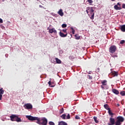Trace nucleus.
<instances>
[{
    "label": "nucleus",
    "instance_id": "obj_20",
    "mask_svg": "<svg viewBox=\"0 0 125 125\" xmlns=\"http://www.w3.org/2000/svg\"><path fill=\"white\" fill-rule=\"evenodd\" d=\"M94 14H95V13H93V14H91V15H88V16H89L90 19L91 20H93V19H94Z\"/></svg>",
    "mask_w": 125,
    "mask_h": 125
},
{
    "label": "nucleus",
    "instance_id": "obj_19",
    "mask_svg": "<svg viewBox=\"0 0 125 125\" xmlns=\"http://www.w3.org/2000/svg\"><path fill=\"white\" fill-rule=\"evenodd\" d=\"M58 125H68V124L64 121H61L59 123Z\"/></svg>",
    "mask_w": 125,
    "mask_h": 125
},
{
    "label": "nucleus",
    "instance_id": "obj_38",
    "mask_svg": "<svg viewBox=\"0 0 125 125\" xmlns=\"http://www.w3.org/2000/svg\"><path fill=\"white\" fill-rule=\"evenodd\" d=\"M122 8H125V3L122 4Z\"/></svg>",
    "mask_w": 125,
    "mask_h": 125
},
{
    "label": "nucleus",
    "instance_id": "obj_42",
    "mask_svg": "<svg viewBox=\"0 0 125 125\" xmlns=\"http://www.w3.org/2000/svg\"><path fill=\"white\" fill-rule=\"evenodd\" d=\"M112 0V1H115V0Z\"/></svg>",
    "mask_w": 125,
    "mask_h": 125
},
{
    "label": "nucleus",
    "instance_id": "obj_1",
    "mask_svg": "<svg viewBox=\"0 0 125 125\" xmlns=\"http://www.w3.org/2000/svg\"><path fill=\"white\" fill-rule=\"evenodd\" d=\"M125 122V118L122 116H118L116 118V121L115 119L113 118V116H111L109 118V122L107 123V125H121L122 123Z\"/></svg>",
    "mask_w": 125,
    "mask_h": 125
},
{
    "label": "nucleus",
    "instance_id": "obj_30",
    "mask_svg": "<svg viewBox=\"0 0 125 125\" xmlns=\"http://www.w3.org/2000/svg\"><path fill=\"white\" fill-rule=\"evenodd\" d=\"M71 30H72L73 35H75V29L73 27H71Z\"/></svg>",
    "mask_w": 125,
    "mask_h": 125
},
{
    "label": "nucleus",
    "instance_id": "obj_43",
    "mask_svg": "<svg viewBox=\"0 0 125 125\" xmlns=\"http://www.w3.org/2000/svg\"><path fill=\"white\" fill-rule=\"evenodd\" d=\"M117 105H118V106H120V104H117Z\"/></svg>",
    "mask_w": 125,
    "mask_h": 125
},
{
    "label": "nucleus",
    "instance_id": "obj_44",
    "mask_svg": "<svg viewBox=\"0 0 125 125\" xmlns=\"http://www.w3.org/2000/svg\"><path fill=\"white\" fill-rule=\"evenodd\" d=\"M43 8H44V9H45V8H44V7H43Z\"/></svg>",
    "mask_w": 125,
    "mask_h": 125
},
{
    "label": "nucleus",
    "instance_id": "obj_31",
    "mask_svg": "<svg viewBox=\"0 0 125 125\" xmlns=\"http://www.w3.org/2000/svg\"><path fill=\"white\" fill-rule=\"evenodd\" d=\"M70 119H71V117L70 116V114H68L66 116V120H69Z\"/></svg>",
    "mask_w": 125,
    "mask_h": 125
},
{
    "label": "nucleus",
    "instance_id": "obj_17",
    "mask_svg": "<svg viewBox=\"0 0 125 125\" xmlns=\"http://www.w3.org/2000/svg\"><path fill=\"white\" fill-rule=\"evenodd\" d=\"M58 14L60 15V16H63L64 15V13H63V11L62 10V9H60L58 11Z\"/></svg>",
    "mask_w": 125,
    "mask_h": 125
},
{
    "label": "nucleus",
    "instance_id": "obj_26",
    "mask_svg": "<svg viewBox=\"0 0 125 125\" xmlns=\"http://www.w3.org/2000/svg\"><path fill=\"white\" fill-rule=\"evenodd\" d=\"M93 119H94L95 123H96V124H98V123H99V121H98V120H97V117L94 116L93 117Z\"/></svg>",
    "mask_w": 125,
    "mask_h": 125
},
{
    "label": "nucleus",
    "instance_id": "obj_35",
    "mask_svg": "<svg viewBox=\"0 0 125 125\" xmlns=\"http://www.w3.org/2000/svg\"><path fill=\"white\" fill-rule=\"evenodd\" d=\"M89 80H92V76L90 75H88Z\"/></svg>",
    "mask_w": 125,
    "mask_h": 125
},
{
    "label": "nucleus",
    "instance_id": "obj_2",
    "mask_svg": "<svg viewBox=\"0 0 125 125\" xmlns=\"http://www.w3.org/2000/svg\"><path fill=\"white\" fill-rule=\"evenodd\" d=\"M37 124L38 125H47V119L43 117L42 119L38 117L37 121L36 122Z\"/></svg>",
    "mask_w": 125,
    "mask_h": 125
},
{
    "label": "nucleus",
    "instance_id": "obj_25",
    "mask_svg": "<svg viewBox=\"0 0 125 125\" xmlns=\"http://www.w3.org/2000/svg\"><path fill=\"white\" fill-rule=\"evenodd\" d=\"M108 113L109 115V116H113V115H114V113H112V112L111 111V109H109Z\"/></svg>",
    "mask_w": 125,
    "mask_h": 125
},
{
    "label": "nucleus",
    "instance_id": "obj_41",
    "mask_svg": "<svg viewBox=\"0 0 125 125\" xmlns=\"http://www.w3.org/2000/svg\"><path fill=\"white\" fill-rule=\"evenodd\" d=\"M97 70H98V71H99V70H100V68H97Z\"/></svg>",
    "mask_w": 125,
    "mask_h": 125
},
{
    "label": "nucleus",
    "instance_id": "obj_28",
    "mask_svg": "<svg viewBox=\"0 0 125 125\" xmlns=\"http://www.w3.org/2000/svg\"><path fill=\"white\" fill-rule=\"evenodd\" d=\"M63 113H64V108H62L60 110V114H63Z\"/></svg>",
    "mask_w": 125,
    "mask_h": 125
},
{
    "label": "nucleus",
    "instance_id": "obj_16",
    "mask_svg": "<svg viewBox=\"0 0 125 125\" xmlns=\"http://www.w3.org/2000/svg\"><path fill=\"white\" fill-rule=\"evenodd\" d=\"M111 74L112 76H113L114 77H118V75H119L118 72H116V71L111 72Z\"/></svg>",
    "mask_w": 125,
    "mask_h": 125
},
{
    "label": "nucleus",
    "instance_id": "obj_39",
    "mask_svg": "<svg viewBox=\"0 0 125 125\" xmlns=\"http://www.w3.org/2000/svg\"><path fill=\"white\" fill-rule=\"evenodd\" d=\"M0 23H3V21H2V19L0 18Z\"/></svg>",
    "mask_w": 125,
    "mask_h": 125
},
{
    "label": "nucleus",
    "instance_id": "obj_13",
    "mask_svg": "<svg viewBox=\"0 0 125 125\" xmlns=\"http://www.w3.org/2000/svg\"><path fill=\"white\" fill-rule=\"evenodd\" d=\"M120 30L122 32H125V24L120 25Z\"/></svg>",
    "mask_w": 125,
    "mask_h": 125
},
{
    "label": "nucleus",
    "instance_id": "obj_40",
    "mask_svg": "<svg viewBox=\"0 0 125 125\" xmlns=\"http://www.w3.org/2000/svg\"><path fill=\"white\" fill-rule=\"evenodd\" d=\"M39 7H40V8H42L43 7H42V6L40 5H39Z\"/></svg>",
    "mask_w": 125,
    "mask_h": 125
},
{
    "label": "nucleus",
    "instance_id": "obj_8",
    "mask_svg": "<svg viewBox=\"0 0 125 125\" xmlns=\"http://www.w3.org/2000/svg\"><path fill=\"white\" fill-rule=\"evenodd\" d=\"M121 3H117V4L114 5V9H115V10H121V9H122V7L121 6Z\"/></svg>",
    "mask_w": 125,
    "mask_h": 125
},
{
    "label": "nucleus",
    "instance_id": "obj_9",
    "mask_svg": "<svg viewBox=\"0 0 125 125\" xmlns=\"http://www.w3.org/2000/svg\"><path fill=\"white\" fill-rule=\"evenodd\" d=\"M25 109H33V105L31 104H26L24 105Z\"/></svg>",
    "mask_w": 125,
    "mask_h": 125
},
{
    "label": "nucleus",
    "instance_id": "obj_10",
    "mask_svg": "<svg viewBox=\"0 0 125 125\" xmlns=\"http://www.w3.org/2000/svg\"><path fill=\"white\" fill-rule=\"evenodd\" d=\"M49 33H50V34H53V33H54V34H57V31L55 30V28L49 29Z\"/></svg>",
    "mask_w": 125,
    "mask_h": 125
},
{
    "label": "nucleus",
    "instance_id": "obj_27",
    "mask_svg": "<svg viewBox=\"0 0 125 125\" xmlns=\"http://www.w3.org/2000/svg\"><path fill=\"white\" fill-rule=\"evenodd\" d=\"M120 94L122 95V96H125V91H122L120 92Z\"/></svg>",
    "mask_w": 125,
    "mask_h": 125
},
{
    "label": "nucleus",
    "instance_id": "obj_34",
    "mask_svg": "<svg viewBox=\"0 0 125 125\" xmlns=\"http://www.w3.org/2000/svg\"><path fill=\"white\" fill-rule=\"evenodd\" d=\"M49 125H55V124H54V123H53L52 122H49Z\"/></svg>",
    "mask_w": 125,
    "mask_h": 125
},
{
    "label": "nucleus",
    "instance_id": "obj_22",
    "mask_svg": "<svg viewBox=\"0 0 125 125\" xmlns=\"http://www.w3.org/2000/svg\"><path fill=\"white\" fill-rule=\"evenodd\" d=\"M104 108H105V109H106V110H108V111L110 110V108H109V105L107 104H104Z\"/></svg>",
    "mask_w": 125,
    "mask_h": 125
},
{
    "label": "nucleus",
    "instance_id": "obj_21",
    "mask_svg": "<svg viewBox=\"0 0 125 125\" xmlns=\"http://www.w3.org/2000/svg\"><path fill=\"white\" fill-rule=\"evenodd\" d=\"M55 60L57 64H61V60H59V59H58V58H56Z\"/></svg>",
    "mask_w": 125,
    "mask_h": 125
},
{
    "label": "nucleus",
    "instance_id": "obj_18",
    "mask_svg": "<svg viewBox=\"0 0 125 125\" xmlns=\"http://www.w3.org/2000/svg\"><path fill=\"white\" fill-rule=\"evenodd\" d=\"M48 83L49 86H50V87H54V84H53V83H51V81H49L48 82Z\"/></svg>",
    "mask_w": 125,
    "mask_h": 125
},
{
    "label": "nucleus",
    "instance_id": "obj_23",
    "mask_svg": "<svg viewBox=\"0 0 125 125\" xmlns=\"http://www.w3.org/2000/svg\"><path fill=\"white\" fill-rule=\"evenodd\" d=\"M61 118H62V120H66V114H62V116H61Z\"/></svg>",
    "mask_w": 125,
    "mask_h": 125
},
{
    "label": "nucleus",
    "instance_id": "obj_37",
    "mask_svg": "<svg viewBox=\"0 0 125 125\" xmlns=\"http://www.w3.org/2000/svg\"><path fill=\"white\" fill-rule=\"evenodd\" d=\"M88 1L89 2V3H92V2H93L92 0H88Z\"/></svg>",
    "mask_w": 125,
    "mask_h": 125
},
{
    "label": "nucleus",
    "instance_id": "obj_7",
    "mask_svg": "<svg viewBox=\"0 0 125 125\" xmlns=\"http://www.w3.org/2000/svg\"><path fill=\"white\" fill-rule=\"evenodd\" d=\"M26 118L28 119L29 121H38V119L39 117H33L31 115H26Z\"/></svg>",
    "mask_w": 125,
    "mask_h": 125
},
{
    "label": "nucleus",
    "instance_id": "obj_29",
    "mask_svg": "<svg viewBox=\"0 0 125 125\" xmlns=\"http://www.w3.org/2000/svg\"><path fill=\"white\" fill-rule=\"evenodd\" d=\"M62 28H66L67 27V24L63 23L62 25Z\"/></svg>",
    "mask_w": 125,
    "mask_h": 125
},
{
    "label": "nucleus",
    "instance_id": "obj_36",
    "mask_svg": "<svg viewBox=\"0 0 125 125\" xmlns=\"http://www.w3.org/2000/svg\"><path fill=\"white\" fill-rule=\"evenodd\" d=\"M62 32H63V33H66V34H67V29H63L62 30Z\"/></svg>",
    "mask_w": 125,
    "mask_h": 125
},
{
    "label": "nucleus",
    "instance_id": "obj_11",
    "mask_svg": "<svg viewBox=\"0 0 125 125\" xmlns=\"http://www.w3.org/2000/svg\"><path fill=\"white\" fill-rule=\"evenodd\" d=\"M4 93V90L3 88L0 89V100H1L2 98V94Z\"/></svg>",
    "mask_w": 125,
    "mask_h": 125
},
{
    "label": "nucleus",
    "instance_id": "obj_3",
    "mask_svg": "<svg viewBox=\"0 0 125 125\" xmlns=\"http://www.w3.org/2000/svg\"><path fill=\"white\" fill-rule=\"evenodd\" d=\"M10 120L12 121V122H17L18 123H20L22 122L21 118H19L18 116L15 114H12L10 116Z\"/></svg>",
    "mask_w": 125,
    "mask_h": 125
},
{
    "label": "nucleus",
    "instance_id": "obj_4",
    "mask_svg": "<svg viewBox=\"0 0 125 125\" xmlns=\"http://www.w3.org/2000/svg\"><path fill=\"white\" fill-rule=\"evenodd\" d=\"M110 53H115L117 51V46L116 45H111L109 49Z\"/></svg>",
    "mask_w": 125,
    "mask_h": 125
},
{
    "label": "nucleus",
    "instance_id": "obj_15",
    "mask_svg": "<svg viewBox=\"0 0 125 125\" xmlns=\"http://www.w3.org/2000/svg\"><path fill=\"white\" fill-rule=\"evenodd\" d=\"M75 58H76V56L74 55H71L69 56V59H70V60H71V61H73V60H74Z\"/></svg>",
    "mask_w": 125,
    "mask_h": 125
},
{
    "label": "nucleus",
    "instance_id": "obj_24",
    "mask_svg": "<svg viewBox=\"0 0 125 125\" xmlns=\"http://www.w3.org/2000/svg\"><path fill=\"white\" fill-rule=\"evenodd\" d=\"M76 40H80L81 39V37L79 36V34H76L75 35Z\"/></svg>",
    "mask_w": 125,
    "mask_h": 125
},
{
    "label": "nucleus",
    "instance_id": "obj_33",
    "mask_svg": "<svg viewBox=\"0 0 125 125\" xmlns=\"http://www.w3.org/2000/svg\"><path fill=\"white\" fill-rule=\"evenodd\" d=\"M125 40H122L120 42V44H124V43H125Z\"/></svg>",
    "mask_w": 125,
    "mask_h": 125
},
{
    "label": "nucleus",
    "instance_id": "obj_32",
    "mask_svg": "<svg viewBox=\"0 0 125 125\" xmlns=\"http://www.w3.org/2000/svg\"><path fill=\"white\" fill-rule=\"evenodd\" d=\"M75 119L76 120H81V118L80 117V116H79L78 115H76L75 116Z\"/></svg>",
    "mask_w": 125,
    "mask_h": 125
},
{
    "label": "nucleus",
    "instance_id": "obj_5",
    "mask_svg": "<svg viewBox=\"0 0 125 125\" xmlns=\"http://www.w3.org/2000/svg\"><path fill=\"white\" fill-rule=\"evenodd\" d=\"M86 12L88 14V15H91L93 13H94V10H93V7H88Z\"/></svg>",
    "mask_w": 125,
    "mask_h": 125
},
{
    "label": "nucleus",
    "instance_id": "obj_14",
    "mask_svg": "<svg viewBox=\"0 0 125 125\" xmlns=\"http://www.w3.org/2000/svg\"><path fill=\"white\" fill-rule=\"evenodd\" d=\"M112 91L113 93H114V94H116L118 95L120 93V92H119V90L116 89H113L112 90Z\"/></svg>",
    "mask_w": 125,
    "mask_h": 125
},
{
    "label": "nucleus",
    "instance_id": "obj_12",
    "mask_svg": "<svg viewBox=\"0 0 125 125\" xmlns=\"http://www.w3.org/2000/svg\"><path fill=\"white\" fill-rule=\"evenodd\" d=\"M67 35L68 33L64 34V33H62V32H60V36L62 37V38H65V37H67Z\"/></svg>",
    "mask_w": 125,
    "mask_h": 125
},
{
    "label": "nucleus",
    "instance_id": "obj_6",
    "mask_svg": "<svg viewBox=\"0 0 125 125\" xmlns=\"http://www.w3.org/2000/svg\"><path fill=\"white\" fill-rule=\"evenodd\" d=\"M102 85L101 88L102 89H107L108 88V86H107V81L104 80L103 82H102Z\"/></svg>",
    "mask_w": 125,
    "mask_h": 125
}]
</instances>
